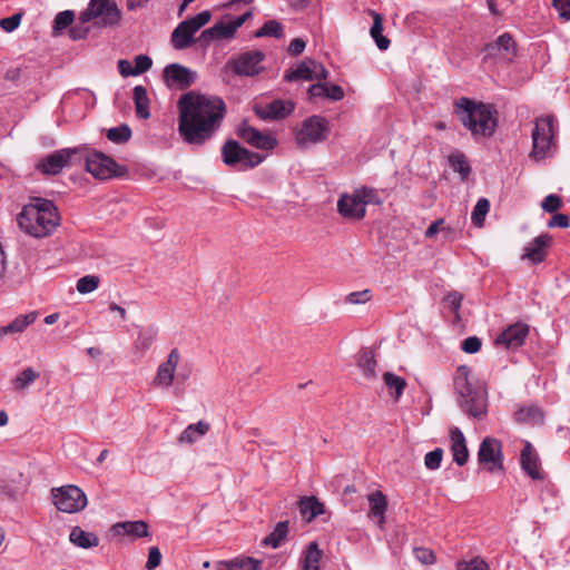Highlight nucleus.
<instances>
[{
    "label": "nucleus",
    "instance_id": "nucleus-52",
    "mask_svg": "<svg viewBox=\"0 0 570 570\" xmlns=\"http://www.w3.org/2000/svg\"><path fill=\"white\" fill-rule=\"evenodd\" d=\"M371 299V292L368 289L352 292L345 296V303L348 304H364Z\"/></svg>",
    "mask_w": 570,
    "mask_h": 570
},
{
    "label": "nucleus",
    "instance_id": "nucleus-39",
    "mask_svg": "<svg viewBox=\"0 0 570 570\" xmlns=\"http://www.w3.org/2000/svg\"><path fill=\"white\" fill-rule=\"evenodd\" d=\"M357 364L366 379L372 380L376 377V361L374 358V354L372 353V351H362Z\"/></svg>",
    "mask_w": 570,
    "mask_h": 570
},
{
    "label": "nucleus",
    "instance_id": "nucleus-15",
    "mask_svg": "<svg viewBox=\"0 0 570 570\" xmlns=\"http://www.w3.org/2000/svg\"><path fill=\"white\" fill-rule=\"evenodd\" d=\"M163 76L165 85L169 89L184 90L197 80V72L180 63L167 65Z\"/></svg>",
    "mask_w": 570,
    "mask_h": 570
},
{
    "label": "nucleus",
    "instance_id": "nucleus-50",
    "mask_svg": "<svg viewBox=\"0 0 570 570\" xmlns=\"http://www.w3.org/2000/svg\"><path fill=\"white\" fill-rule=\"evenodd\" d=\"M443 458V450L440 448L434 449L424 456V465L429 470H438L441 465Z\"/></svg>",
    "mask_w": 570,
    "mask_h": 570
},
{
    "label": "nucleus",
    "instance_id": "nucleus-14",
    "mask_svg": "<svg viewBox=\"0 0 570 570\" xmlns=\"http://www.w3.org/2000/svg\"><path fill=\"white\" fill-rule=\"evenodd\" d=\"M265 59V53L262 50H250L238 55L228 63L238 76L254 77L261 73L264 69L262 62Z\"/></svg>",
    "mask_w": 570,
    "mask_h": 570
},
{
    "label": "nucleus",
    "instance_id": "nucleus-8",
    "mask_svg": "<svg viewBox=\"0 0 570 570\" xmlns=\"http://www.w3.org/2000/svg\"><path fill=\"white\" fill-rule=\"evenodd\" d=\"M212 14L208 10L202 11L191 18L181 21L171 33L173 47L183 50L198 43L195 33L210 21Z\"/></svg>",
    "mask_w": 570,
    "mask_h": 570
},
{
    "label": "nucleus",
    "instance_id": "nucleus-36",
    "mask_svg": "<svg viewBox=\"0 0 570 570\" xmlns=\"http://www.w3.org/2000/svg\"><path fill=\"white\" fill-rule=\"evenodd\" d=\"M383 381H384L386 387L389 389L390 395L395 401H399L403 394L405 386H406L405 380L399 375H395L392 372H385L383 374Z\"/></svg>",
    "mask_w": 570,
    "mask_h": 570
},
{
    "label": "nucleus",
    "instance_id": "nucleus-13",
    "mask_svg": "<svg viewBox=\"0 0 570 570\" xmlns=\"http://www.w3.org/2000/svg\"><path fill=\"white\" fill-rule=\"evenodd\" d=\"M478 462L489 472L503 470L502 444L494 438H484L479 446Z\"/></svg>",
    "mask_w": 570,
    "mask_h": 570
},
{
    "label": "nucleus",
    "instance_id": "nucleus-10",
    "mask_svg": "<svg viewBox=\"0 0 570 570\" xmlns=\"http://www.w3.org/2000/svg\"><path fill=\"white\" fill-rule=\"evenodd\" d=\"M252 10H247L242 16L225 21L222 20L216 22L210 28L205 29L197 38L198 43L202 48H207L213 41L217 40H230L235 37L236 31L252 18Z\"/></svg>",
    "mask_w": 570,
    "mask_h": 570
},
{
    "label": "nucleus",
    "instance_id": "nucleus-11",
    "mask_svg": "<svg viewBox=\"0 0 570 570\" xmlns=\"http://www.w3.org/2000/svg\"><path fill=\"white\" fill-rule=\"evenodd\" d=\"M52 502L56 508L65 513H76L87 505L85 492L77 485H63L51 490Z\"/></svg>",
    "mask_w": 570,
    "mask_h": 570
},
{
    "label": "nucleus",
    "instance_id": "nucleus-57",
    "mask_svg": "<svg viewBox=\"0 0 570 570\" xmlns=\"http://www.w3.org/2000/svg\"><path fill=\"white\" fill-rule=\"evenodd\" d=\"M90 30V27L88 23L81 24L80 20L78 19V23L72 26L69 30L70 38L72 40H79L83 39Z\"/></svg>",
    "mask_w": 570,
    "mask_h": 570
},
{
    "label": "nucleus",
    "instance_id": "nucleus-61",
    "mask_svg": "<svg viewBox=\"0 0 570 570\" xmlns=\"http://www.w3.org/2000/svg\"><path fill=\"white\" fill-rule=\"evenodd\" d=\"M569 226V217L566 214H554L548 222V227L567 228Z\"/></svg>",
    "mask_w": 570,
    "mask_h": 570
},
{
    "label": "nucleus",
    "instance_id": "nucleus-1",
    "mask_svg": "<svg viewBox=\"0 0 570 570\" xmlns=\"http://www.w3.org/2000/svg\"><path fill=\"white\" fill-rule=\"evenodd\" d=\"M178 131L184 141L200 146L209 140L224 119L226 106L217 96L196 91L184 94L177 101Z\"/></svg>",
    "mask_w": 570,
    "mask_h": 570
},
{
    "label": "nucleus",
    "instance_id": "nucleus-55",
    "mask_svg": "<svg viewBox=\"0 0 570 570\" xmlns=\"http://www.w3.org/2000/svg\"><path fill=\"white\" fill-rule=\"evenodd\" d=\"M20 22H21V14L16 13L10 17L2 18L0 20V27L7 32H12L13 30H16L19 27Z\"/></svg>",
    "mask_w": 570,
    "mask_h": 570
},
{
    "label": "nucleus",
    "instance_id": "nucleus-62",
    "mask_svg": "<svg viewBox=\"0 0 570 570\" xmlns=\"http://www.w3.org/2000/svg\"><path fill=\"white\" fill-rule=\"evenodd\" d=\"M305 47L306 42L302 38H295L291 41L287 51L291 56H298L304 51Z\"/></svg>",
    "mask_w": 570,
    "mask_h": 570
},
{
    "label": "nucleus",
    "instance_id": "nucleus-46",
    "mask_svg": "<svg viewBox=\"0 0 570 570\" xmlns=\"http://www.w3.org/2000/svg\"><path fill=\"white\" fill-rule=\"evenodd\" d=\"M131 137V130L127 125L112 127L107 131V138L115 144L127 142Z\"/></svg>",
    "mask_w": 570,
    "mask_h": 570
},
{
    "label": "nucleus",
    "instance_id": "nucleus-49",
    "mask_svg": "<svg viewBox=\"0 0 570 570\" xmlns=\"http://www.w3.org/2000/svg\"><path fill=\"white\" fill-rule=\"evenodd\" d=\"M75 19V13L71 10L59 12L53 21V33H60L67 27L71 26Z\"/></svg>",
    "mask_w": 570,
    "mask_h": 570
},
{
    "label": "nucleus",
    "instance_id": "nucleus-48",
    "mask_svg": "<svg viewBox=\"0 0 570 570\" xmlns=\"http://www.w3.org/2000/svg\"><path fill=\"white\" fill-rule=\"evenodd\" d=\"M358 197V199L363 203V206L366 208V205L368 204H381V198L377 194V191L374 188L371 187H361L354 190Z\"/></svg>",
    "mask_w": 570,
    "mask_h": 570
},
{
    "label": "nucleus",
    "instance_id": "nucleus-40",
    "mask_svg": "<svg viewBox=\"0 0 570 570\" xmlns=\"http://www.w3.org/2000/svg\"><path fill=\"white\" fill-rule=\"evenodd\" d=\"M288 532V521L278 522L273 532L269 533L264 540L263 543L265 546H269L274 549L278 548L281 543L284 541Z\"/></svg>",
    "mask_w": 570,
    "mask_h": 570
},
{
    "label": "nucleus",
    "instance_id": "nucleus-4",
    "mask_svg": "<svg viewBox=\"0 0 570 570\" xmlns=\"http://www.w3.org/2000/svg\"><path fill=\"white\" fill-rule=\"evenodd\" d=\"M454 387L461 410L474 419H481L487 412V393L484 389L474 386L469 381L465 366L459 368Z\"/></svg>",
    "mask_w": 570,
    "mask_h": 570
},
{
    "label": "nucleus",
    "instance_id": "nucleus-12",
    "mask_svg": "<svg viewBox=\"0 0 570 570\" xmlns=\"http://www.w3.org/2000/svg\"><path fill=\"white\" fill-rule=\"evenodd\" d=\"M85 159L87 171L100 180L119 177L126 173V169L119 166L111 157L99 151L88 154Z\"/></svg>",
    "mask_w": 570,
    "mask_h": 570
},
{
    "label": "nucleus",
    "instance_id": "nucleus-6",
    "mask_svg": "<svg viewBox=\"0 0 570 570\" xmlns=\"http://www.w3.org/2000/svg\"><path fill=\"white\" fill-rule=\"evenodd\" d=\"M121 11L114 0H90L88 7L80 12L81 24L94 22L99 28L114 27L119 23Z\"/></svg>",
    "mask_w": 570,
    "mask_h": 570
},
{
    "label": "nucleus",
    "instance_id": "nucleus-7",
    "mask_svg": "<svg viewBox=\"0 0 570 570\" xmlns=\"http://www.w3.org/2000/svg\"><path fill=\"white\" fill-rule=\"evenodd\" d=\"M330 135L328 121L322 116H311L304 119L294 131L295 142L302 149L325 141Z\"/></svg>",
    "mask_w": 570,
    "mask_h": 570
},
{
    "label": "nucleus",
    "instance_id": "nucleus-16",
    "mask_svg": "<svg viewBox=\"0 0 570 570\" xmlns=\"http://www.w3.org/2000/svg\"><path fill=\"white\" fill-rule=\"evenodd\" d=\"M237 136L246 144L262 150H272L277 145V139L271 132H263L252 127L246 120L236 130Z\"/></svg>",
    "mask_w": 570,
    "mask_h": 570
},
{
    "label": "nucleus",
    "instance_id": "nucleus-3",
    "mask_svg": "<svg viewBox=\"0 0 570 570\" xmlns=\"http://www.w3.org/2000/svg\"><path fill=\"white\" fill-rule=\"evenodd\" d=\"M455 114L474 139L491 137L497 128V111L491 105L462 97L455 102Z\"/></svg>",
    "mask_w": 570,
    "mask_h": 570
},
{
    "label": "nucleus",
    "instance_id": "nucleus-56",
    "mask_svg": "<svg viewBox=\"0 0 570 570\" xmlns=\"http://www.w3.org/2000/svg\"><path fill=\"white\" fill-rule=\"evenodd\" d=\"M161 562V552L158 547H150L148 551V560L146 568L153 570L157 568Z\"/></svg>",
    "mask_w": 570,
    "mask_h": 570
},
{
    "label": "nucleus",
    "instance_id": "nucleus-41",
    "mask_svg": "<svg viewBox=\"0 0 570 570\" xmlns=\"http://www.w3.org/2000/svg\"><path fill=\"white\" fill-rule=\"evenodd\" d=\"M284 36V28L281 22L277 20H268L266 21L256 32L255 37H274L282 38Z\"/></svg>",
    "mask_w": 570,
    "mask_h": 570
},
{
    "label": "nucleus",
    "instance_id": "nucleus-20",
    "mask_svg": "<svg viewBox=\"0 0 570 570\" xmlns=\"http://www.w3.org/2000/svg\"><path fill=\"white\" fill-rule=\"evenodd\" d=\"M529 334V326L524 323H515L507 327L494 341L495 345L504 346L505 348L520 347Z\"/></svg>",
    "mask_w": 570,
    "mask_h": 570
},
{
    "label": "nucleus",
    "instance_id": "nucleus-63",
    "mask_svg": "<svg viewBox=\"0 0 570 570\" xmlns=\"http://www.w3.org/2000/svg\"><path fill=\"white\" fill-rule=\"evenodd\" d=\"M326 98L333 101H340L344 98V90L338 85H327Z\"/></svg>",
    "mask_w": 570,
    "mask_h": 570
},
{
    "label": "nucleus",
    "instance_id": "nucleus-58",
    "mask_svg": "<svg viewBox=\"0 0 570 570\" xmlns=\"http://www.w3.org/2000/svg\"><path fill=\"white\" fill-rule=\"evenodd\" d=\"M446 306L454 313L461 307L462 295L459 292H451L444 298Z\"/></svg>",
    "mask_w": 570,
    "mask_h": 570
},
{
    "label": "nucleus",
    "instance_id": "nucleus-59",
    "mask_svg": "<svg viewBox=\"0 0 570 570\" xmlns=\"http://www.w3.org/2000/svg\"><path fill=\"white\" fill-rule=\"evenodd\" d=\"M553 7L561 19L570 20V0H553Z\"/></svg>",
    "mask_w": 570,
    "mask_h": 570
},
{
    "label": "nucleus",
    "instance_id": "nucleus-38",
    "mask_svg": "<svg viewBox=\"0 0 570 570\" xmlns=\"http://www.w3.org/2000/svg\"><path fill=\"white\" fill-rule=\"evenodd\" d=\"M158 334V330L155 326H149L145 330L139 331L137 340L135 341L134 347L135 350L139 351L140 353H145L148 351L154 341L156 340V336Z\"/></svg>",
    "mask_w": 570,
    "mask_h": 570
},
{
    "label": "nucleus",
    "instance_id": "nucleus-44",
    "mask_svg": "<svg viewBox=\"0 0 570 570\" xmlns=\"http://www.w3.org/2000/svg\"><path fill=\"white\" fill-rule=\"evenodd\" d=\"M38 377L39 373L32 367H27L12 380V384L16 390L21 391L32 384Z\"/></svg>",
    "mask_w": 570,
    "mask_h": 570
},
{
    "label": "nucleus",
    "instance_id": "nucleus-27",
    "mask_svg": "<svg viewBox=\"0 0 570 570\" xmlns=\"http://www.w3.org/2000/svg\"><path fill=\"white\" fill-rule=\"evenodd\" d=\"M38 317L37 312H30L27 314L18 315L16 318H13L8 325L0 326V341L6 335H14V334H21L24 332V330L33 324Z\"/></svg>",
    "mask_w": 570,
    "mask_h": 570
},
{
    "label": "nucleus",
    "instance_id": "nucleus-9",
    "mask_svg": "<svg viewBox=\"0 0 570 570\" xmlns=\"http://www.w3.org/2000/svg\"><path fill=\"white\" fill-rule=\"evenodd\" d=\"M264 156L243 147L238 141L229 139L222 147L223 163L236 170H246L258 166Z\"/></svg>",
    "mask_w": 570,
    "mask_h": 570
},
{
    "label": "nucleus",
    "instance_id": "nucleus-54",
    "mask_svg": "<svg viewBox=\"0 0 570 570\" xmlns=\"http://www.w3.org/2000/svg\"><path fill=\"white\" fill-rule=\"evenodd\" d=\"M541 206L544 212L554 213L561 207V199L559 196L550 194L543 199Z\"/></svg>",
    "mask_w": 570,
    "mask_h": 570
},
{
    "label": "nucleus",
    "instance_id": "nucleus-60",
    "mask_svg": "<svg viewBox=\"0 0 570 570\" xmlns=\"http://www.w3.org/2000/svg\"><path fill=\"white\" fill-rule=\"evenodd\" d=\"M461 347L465 353L473 354L481 348V341L476 336H470L462 342Z\"/></svg>",
    "mask_w": 570,
    "mask_h": 570
},
{
    "label": "nucleus",
    "instance_id": "nucleus-33",
    "mask_svg": "<svg viewBox=\"0 0 570 570\" xmlns=\"http://www.w3.org/2000/svg\"><path fill=\"white\" fill-rule=\"evenodd\" d=\"M322 554L318 544L315 541L309 542L301 558V570H320Z\"/></svg>",
    "mask_w": 570,
    "mask_h": 570
},
{
    "label": "nucleus",
    "instance_id": "nucleus-32",
    "mask_svg": "<svg viewBox=\"0 0 570 570\" xmlns=\"http://www.w3.org/2000/svg\"><path fill=\"white\" fill-rule=\"evenodd\" d=\"M371 17L373 18V24L370 29V35L372 39L375 41L377 48L382 51L386 50L390 47V40L383 36V18L376 11H370Z\"/></svg>",
    "mask_w": 570,
    "mask_h": 570
},
{
    "label": "nucleus",
    "instance_id": "nucleus-45",
    "mask_svg": "<svg viewBox=\"0 0 570 570\" xmlns=\"http://www.w3.org/2000/svg\"><path fill=\"white\" fill-rule=\"evenodd\" d=\"M490 209V202L487 198H480L471 214V220L476 227H482Z\"/></svg>",
    "mask_w": 570,
    "mask_h": 570
},
{
    "label": "nucleus",
    "instance_id": "nucleus-37",
    "mask_svg": "<svg viewBox=\"0 0 570 570\" xmlns=\"http://www.w3.org/2000/svg\"><path fill=\"white\" fill-rule=\"evenodd\" d=\"M220 566L223 570H259L261 561L253 558H235L220 562Z\"/></svg>",
    "mask_w": 570,
    "mask_h": 570
},
{
    "label": "nucleus",
    "instance_id": "nucleus-34",
    "mask_svg": "<svg viewBox=\"0 0 570 570\" xmlns=\"http://www.w3.org/2000/svg\"><path fill=\"white\" fill-rule=\"evenodd\" d=\"M132 99L137 116L141 119H148L150 111L147 89L142 86H136L132 90Z\"/></svg>",
    "mask_w": 570,
    "mask_h": 570
},
{
    "label": "nucleus",
    "instance_id": "nucleus-18",
    "mask_svg": "<svg viewBox=\"0 0 570 570\" xmlns=\"http://www.w3.org/2000/svg\"><path fill=\"white\" fill-rule=\"evenodd\" d=\"M78 154V149H60L52 154H49L45 158L39 161L37 168L47 175H57L59 174L66 166L69 165L72 156Z\"/></svg>",
    "mask_w": 570,
    "mask_h": 570
},
{
    "label": "nucleus",
    "instance_id": "nucleus-25",
    "mask_svg": "<svg viewBox=\"0 0 570 570\" xmlns=\"http://www.w3.org/2000/svg\"><path fill=\"white\" fill-rule=\"evenodd\" d=\"M487 56L511 59L514 56L515 43L509 33H503L498 39L485 46Z\"/></svg>",
    "mask_w": 570,
    "mask_h": 570
},
{
    "label": "nucleus",
    "instance_id": "nucleus-43",
    "mask_svg": "<svg viewBox=\"0 0 570 570\" xmlns=\"http://www.w3.org/2000/svg\"><path fill=\"white\" fill-rule=\"evenodd\" d=\"M515 419H517V421L522 422V423L534 424V423H539L543 420V414L539 407L528 406V407L520 409L515 413Z\"/></svg>",
    "mask_w": 570,
    "mask_h": 570
},
{
    "label": "nucleus",
    "instance_id": "nucleus-21",
    "mask_svg": "<svg viewBox=\"0 0 570 570\" xmlns=\"http://www.w3.org/2000/svg\"><path fill=\"white\" fill-rule=\"evenodd\" d=\"M295 109V105L291 100L276 99L265 106L255 108L256 115L264 120H277L289 116Z\"/></svg>",
    "mask_w": 570,
    "mask_h": 570
},
{
    "label": "nucleus",
    "instance_id": "nucleus-23",
    "mask_svg": "<svg viewBox=\"0 0 570 570\" xmlns=\"http://www.w3.org/2000/svg\"><path fill=\"white\" fill-rule=\"evenodd\" d=\"M337 212L347 219H362L366 214L363 203L358 199L355 191L344 194L337 202Z\"/></svg>",
    "mask_w": 570,
    "mask_h": 570
},
{
    "label": "nucleus",
    "instance_id": "nucleus-17",
    "mask_svg": "<svg viewBox=\"0 0 570 570\" xmlns=\"http://www.w3.org/2000/svg\"><path fill=\"white\" fill-rule=\"evenodd\" d=\"M328 77L327 69L320 62L313 59H307L298 63L295 68L289 69L284 75L286 81L297 80H323Z\"/></svg>",
    "mask_w": 570,
    "mask_h": 570
},
{
    "label": "nucleus",
    "instance_id": "nucleus-31",
    "mask_svg": "<svg viewBox=\"0 0 570 570\" xmlns=\"http://www.w3.org/2000/svg\"><path fill=\"white\" fill-rule=\"evenodd\" d=\"M69 540L75 546L89 549L99 544V538L92 533L83 531L80 527H73L69 534Z\"/></svg>",
    "mask_w": 570,
    "mask_h": 570
},
{
    "label": "nucleus",
    "instance_id": "nucleus-64",
    "mask_svg": "<svg viewBox=\"0 0 570 570\" xmlns=\"http://www.w3.org/2000/svg\"><path fill=\"white\" fill-rule=\"evenodd\" d=\"M459 570H489V568L483 560L475 558L470 562L460 566Z\"/></svg>",
    "mask_w": 570,
    "mask_h": 570
},
{
    "label": "nucleus",
    "instance_id": "nucleus-47",
    "mask_svg": "<svg viewBox=\"0 0 570 570\" xmlns=\"http://www.w3.org/2000/svg\"><path fill=\"white\" fill-rule=\"evenodd\" d=\"M100 278L96 275H86L77 281L76 288L80 294H88L98 288Z\"/></svg>",
    "mask_w": 570,
    "mask_h": 570
},
{
    "label": "nucleus",
    "instance_id": "nucleus-35",
    "mask_svg": "<svg viewBox=\"0 0 570 570\" xmlns=\"http://www.w3.org/2000/svg\"><path fill=\"white\" fill-rule=\"evenodd\" d=\"M299 512L307 521H311L324 513V505L314 497H305L299 500Z\"/></svg>",
    "mask_w": 570,
    "mask_h": 570
},
{
    "label": "nucleus",
    "instance_id": "nucleus-42",
    "mask_svg": "<svg viewBox=\"0 0 570 570\" xmlns=\"http://www.w3.org/2000/svg\"><path fill=\"white\" fill-rule=\"evenodd\" d=\"M449 164L451 168L461 175L462 179H466L470 175L471 167L465 158V156L461 153H456L449 156Z\"/></svg>",
    "mask_w": 570,
    "mask_h": 570
},
{
    "label": "nucleus",
    "instance_id": "nucleus-30",
    "mask_svg": "<svg viewBox=\"0 0 570 570\" xmlns=\"http://www.w3.org/2000/svg\"><path fill=\"white\" fill-rule=\"evenodd\" d=\"M116 534H127L134 538H144L148 535V524L145 521H126L114 525Z\"/></svg>",
    "mask_w": 570,
    "mask_h": 570
},
{
    "label": "nucleus",
    "instance_id": "nucleus-24",
    "mask_svg": "<svg viewBox=\"0 0 570 570\" xmlns=\"http://www.w3.org/2000/svg\"><path fill=\"white\" fill-rule=\"evenodd\" d=\"M522 470L532 479L541 480L543 475L540 470V460L531 443L527 442L520 454Z\"/></svg>",
    "mask_w": 570,
    "mask_h": 570
},
{
    "label": "nucleus",
    "instance_id": "nucleus-5",
    "mask_svg": "<svg viewBox=\"0 0 570 570\" xmlns=\"http://www.w3.org/2000/svg\"><path fill=\"white\" fill-rule=\"evenodd\" d=\"M556 134L557 126L552 116L537 118L531 132L532 149L529 154L530 159L541 161L549 157L552 147L556 145Z\"/></svg>",
    "mask_w": 570,
    "mask_h": 570
},
{
    "label": "nucleus",
    "instance_id": "nucleus-29",
    "mask_svg": "<svg viewBox=\"0 0 570 570\" xmlns=\"http://www.w3.org/2000/svg\"><path fill=\"white\" fill-rule=\"evenodd\" d=\"M209 423L206 421H198L195 424H189L178 436V443L193 444L204 436L209 431Z\"/></svg>",
    "mask_w": 570,
    "mask_h": 570
},
{
    "label": "nucleus",
    "instance_id": "nucleus-26",
    "mask_svg": "<svg viewBox=\"0 0 570 570\" xmlns=\"http://www.w3.org/2000/svg\"><path fill=\"white\" fill-rule=\"evenodd\" d=\"M450 439L453 461L458 465L462 466L468 462L469 459V450L466 448L464 434L459 428H453L450 431Z\"/></svg>",
    "mask_w": 570,
    "mask_h": 570
},
{
    "label": "nucleus",
    "instance_id": "nucleus-53",
    "mask_svg": "<svg viewBox=\"0 0 570 570\" xmlns=\"http://www.w3.org/2000/svg\"><path fill=\"white\" fill-rule=\"evenodd\" d=\"M413 553L417 561L422 564H432L435 561L434 553L431 549L428 548H415Z\"/></svg>",
    "mask_w": 570,
    "mask_h": 570
},
{
    "label": "nucleus",
    "instance_id": "nucleus-2",
    "mask_svg": "<svg viewBox=\"0 0 570 570\" xmlns=\"http://www.w3.org/2000/svg\"><path fill=\"white\" fill-rule=\"evenodd\" d=\"M60 217L51 200L33 198L24 205L18 216L20 228L28 235L41 238L49 236L59 225Z\"/></svg>",
    "mask_w": 570,
    "mask_h": 570
},
{
    "label": "nucleus",
    "instance_id": "nucleus-51",
    "mask_svg": "<svg viewBox=\"0 0 570 570\" xmlns=\"http://www.w3.org/2000/svg\"><path fill=\"white\" fill-rule=\"evenodd\" d=\"M134 63H135V66H134L135 76H138V75L144 73L147 70H149L153 65V61L146 55H138L135 57Z\"/></svg>",
    "mask_w": 570,
    "mask_h": 570
},
{
    "label": "nucleus",
    "instance_id": "nucleus-28",
    "mask_svg": "<svg viewBox=\"0 0 570 570\" xmlns=\"http://www.w3.org/2000/svg\"><path fill=\"white\" fill-rule=\"evenodd\" d=\"M370 512L368 517L376 519L382 528L385 521V511L387 509L386 497L381 491H375L368 495Z\"/></svg>",
    "mask_w": 570,
    "mask_h": 570
},
{
    "label": "nucleus",
    "instance_id": "nucleus-22",
    "mask_svg": "<svg viewBox=\"0 0 570 570\" xmlns=\"http://www.w3.org/2000/svg\"><path fill=\"white\" fill-rule=\"evenodd\" d=\"M551 244L552 236L548 233L541 234L524 247L522 258L529 259L533 264L542 263L547 257L548 248Z\"/></svg>",
    "mask_w": 570,
    "mask_h": 570
},
{
    "label": "nucleus",
    "instance_id": "nucleus-19",
    "mask_svg": "<svg viewBox=\"0 0 570 570\" xmlns=\"http://www.w3.org/2000/svg\"><path fill=\"white\" fill-rule=\"evenodd\" d=\"M179 360V351L177 348H173L168 354L167 360L160 363L157 367L156 375L153 380V384L156 387L168 389L171 386Z\"/></svg>",
    "mask_w": 570,
    "mask_h": 570
}]
</instances>
